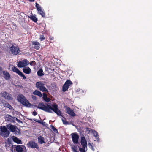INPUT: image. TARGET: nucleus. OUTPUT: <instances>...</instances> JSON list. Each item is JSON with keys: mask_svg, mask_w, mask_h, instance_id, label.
Here are the masks:
<instances>
[{"mask_svg": "<svg viewBox=\"0 0 152 152\" xmlns=\"http://www.w3.org/2000/svg\"><path fill=\"white\" fill-rule=\"evenodd\" d=\"M38 141L39 143L40 144H42L45 142L44 138L41 136L38 137Z\"/></svg>", "mask_w": 152, "mask_h": 152, "instance_id": "20", "label": "nucleus"}, {"mask_svg": "<svg viewBox=\"0 0 152 152\" xmlns=\"http://www.w3.org/2000/svg\"><path fill=\"white\" fill-rule=\"evenodd\" d=\"M91 132L93 134V136L95 137V139L97 141L99 142H100V139L99 138V135L97 132L94 130H91Z\"/></svg>", "mask_w": 152, "mask_h": 152, "instance_id": "16", "label": "nucleus"}, {"mask_svg": "<svg viewBox=\"0 0 152 152\" xmlns=\"http://www.w3.org/2000/svg\"><path fill=\"white\" fill-rule=\"evenodd\" d=\"M13 140L14 142H16L18 144H20L22 142L21 140H20L14 137H13Z\"/></svg>", "mask_w": 152, "mask_h": 152, "instance_id": "21", "label": "nucleus"}, {"mask_svg": "<svg viewBox=\"0 0 152 152\" xmlns=\"http://www.w3.org/2000/svg\"><path fill=\"white\" fill-rule=\"evenodd\" d=\"M12 145L11 144H8L6 145V149L7 150H12Z\"/></svg>", "mask_w": 152, "mask_h": 152, "instance_id": "27", "label": "nucleus"}, {"mask_svg": "<svg viewBox=\"0 0 152 152\" xmlns=\"http://www.w3.org/2000/svg\"><path fill=\"white\" fill-rule=\"evenodd\" d=\"M1 132V135L4 138L8 137L10 134V132L7 130L6 126H1L0 128Z\"/></svg>", "mask_w": 152, "mask_h": 152, "instance_id": "4", "label": "nucleus"}, {"mask_svg": "<svg viewBox=\"0 0 152 152\" xmlns=\"http://www.w3.org/2000/svg\"><path fill=\"white\" fill-rule=\"evenodd\" d=\"M35 6L38 12V13L42 17H44L45 16V13L41 6L37 2L36 3Z\"/></svg>", "mask_w": 152, "mask_h": 152, "instance_id": "11", "label": "nucleus"}, {"mask_svg": "<svg viewBox=\"0 0 152 152\" xmlns=\"http://www.w3.org/2000/svg\"><path fill=\"white\" fill-rule=\"evenodd\" d=\"M34 94L37 95L39 97L42 96V94L38 90H35L33 93Z\"/></svg>", "mask_w": 152, "mask_h": 152, "instance_id": "22", "label": "nucleus"}, {"mask_svg": "<svg viewBox=\"0 0 152 152\" xmlns=\"http://www.w3.org/2000/svg\"><path fill=\"white\" fill-rule=\"evenodd\" d=\"M18 120V122H19V121H20V120Z\"/></svg>", "mask_w": 152, "mask_h": 152, "instance_id": "48", "label": "nucleus"}, {"mask_svg": "<svg viewBox=\"0 0 152 152\" xmlns=\"http://www.w3.org/2000/svg\"><path fill=\"white\" fill-rule=\"evenodd\" d=\"M23 72L26 74H29L31 72V69L28 67L23 69Z\"/></svg>", "mask_w": 152, "mask_h": 152, "instance_id": "19", "label": "nucleus"}, {"mask_svg": "<svg viewBox=\"0 0 152 152\" xmlns=\"http://www.w3.org/2000/svg\"><path fill=\"white\" fill-rule=\"evenodd\" d=\"M45 101L47 102H48L49 101V98H46L44 99Z\"/></svg>", "mask_w": 152, "mask_h": 152, "instance_id": "40", "label": "nucleus"}, {"mask_svg": "<svg viewBox=\"0 0 152 152\" xmlns=\"http://www.w3.org/2000/svg\"><path fill=\"white\" fill-rule=\"evenodd\" d=\"M3 69L1 67H0V74L2 73V72Z\"/></svg>", "mask_w": 152, "mask_h": 152, "instance_id": "41", "label": "nucleus"}, {"mask_svg": "<svg viewBox=\"0 0 152 152\" xmlns=\"http://www.w3.org/2000/svg\"><path fill=\"white\" fill-rule=\"evenodd\" d=\"M37 113L35 111H34L33 112V113H32V114L34 115H37Z\"/></svg>", "mask_w": 152, "mask_h": 152, "instance_id": "39", "label": "nucleus"}, {"mask_svg": "<svg viewBox=\"0 0 152 152\" xmlns=\"http://www.w3.org/2000/svg\"><path fill=\"white\" fill-rule=\"evenodd\" d=\"M18 75L22 77L24 79H25L26 78V77L21 72H20Z\"/></svg>", "mask_w": 152, "mask_h": 152, "instance_id": "29", "label": "nucleus"}, {"mask_svg": "<svg viewBox=\"0 0 152 152\" xmlns=\"http://www.w3.org/2000/svg\"><path fill=\"white\" fill-rule=\"evenodd\" d=\"M16 151L17 152H23L26 149L25 146L23 145H17L15 147Z\"/></svg>", "mask_w": 152, "mask_h": 152, "instance_id": "15", "label": "nucleus"}, {"mask_svg": "<svg viewBox=\"0 0 152 152\" xmlns=\"http://www.w3.org/2000/svg\"><path fill=\"white\" fill-rule=\"evenodd\" d=\"M12 69L13 72H16L18 74L20 72L17 68L15 66L12 67Z\"/></svg>", "mask_w": 152, "mask_h": 152, "instance_id": "24", "label": "nucleus"}, {"mask_svg": "<svg viewBox=\"0 0 152 152\" xmlns=\"http://www.w3.org/2000/svg\"><path fill=\"white\" fill-rule=\"evenodd\" d=\"M22 15H18V17L19 18H21Z\"/></svg>", "mask_w": 152, "mask_h": 152, "instance_id": "42", "label": "nucleus"}, {"mask_svg": "<svg viewBox=\"0 0 152 152\" xmlns=\"http://www.w3.org/2000/svg\"><path fill=\"white\" fill-rule=\"evenodd\" d=\"M37 75L38 76L41 77L43 76L44 73L42 69H40L38 70L37 72Z\"/></svg>", "mask_w": 152, "mask_h": 152, "instance_id": "25", "label": "nucleus"}, {"mask_svg": "<svg viewBox=\"0 0 152 152\" xmlns=\"http://www.w3.org/2000/svg\"><path fill=\"white\" fill-rule=\"evenodd\" d=\"M72 84L70 80H67L63 86V91L65 92L68 89L69 86Z\"/></svg>", "mask_w": 152, "mask_h": 152, "instance_id": "10", "label": "nucleus"}, {"mask_svg": "<svg viewBox=\"0 0 152 152\" xmlns=\"http://www.w3.org/2000/svg\"><path fill=\"white\" fill-rule=\"evenodd\" d=\"M35 0H29V1L30 2H33Z\"/></svg>", "mask_w": 152, "mask_h": 152, "instance_id": "45", "label": "nucleus"}, {"mask_svg": "<svg viewBox=\"0 0 152 152\" xmlns=\"http://www.w3.org/2000/svg\"><path fill=\"white\" fill-rule=\"evenodd\" d=\"M29 18L31 20L34 22H37L38 20L37 18L36 17V16L35 15L31 16Z\"/></svg>", "mask_w": 152, "mask_h": 152, "instance_id": "23", "label": "nucleus"}, {"mask_svg": "<svg viewBox=\"0 0 152 152\" xmlns=\"http://www.w3.org/2000/svg\"><path fill=\"white\" fill-rule=\"evenodd\" d=\"M72 141L74 144H77L78 142L79 136L77 133H73L71 134Z\"/></svg>", "mask_w": 152, "mask_h": 152, "instance_id": "9", "label": "nucleus"}, {"mask_svg": "<svg viewBox=\"0 0 152 152\" xmlns=\"http://www.w3.org/2000/svg\"><path fill=\"white\" fill-rule=\"evenodd\" d=\"M29 63L31 66L35 65L36 64L35 62L34 61H31L30 63H29Z\"/></svg>", "mask_w": 152, "mask_h": 152, "instance_id": "33", "label": "nucleus"}, {"mask_svg": "<svg viewBox=\"0 0 152 152\" xmlns=\"http://www.w3.org/2000/svg\"><path fill=\"white\" fill-rule=\"evenodd\" d=\"M80 91V89H78L77 90V91L79 92Z\"/></svg>", "mask_w": 152, "mask_h": 152, "instance_id": "44", "label": "nucleus"}, {"mask_svg": "<svg viewBox=\"0 0 152 152\" xmlns=\"http://www.w3.org/2000/svg\"><path fill=\"white\" fill-rule=\"evenodd\" d=\"M32 44L34 45V48L36 50H38L40 48V44L37 41L32 42Z\"/></svg>", "mask_w": 152, "mask_h": 152, "instance_id": "17", "label": "nucleus"}, {"mask_svg": "<svg viewBox=\"0 0 152 152\" xmlns=\"http://www.w3.org/2000/svg\"><path fill=\"white\" fill-rule=\"evenodd\" d=\"M0 95L1 96L6 99L10 100L12 99L11 95L6 91L1 93Z\"/></svg>", "mask_w": 152, "mask_h": 152, "instance_id": "12", "label": "nucleus"}, {"mask_svg": "<svg viewBox=\"0 0 152 152\" xmlns=\"http://www.w3.org/2000/svg\"><path fill=\"white\" fill-rule=\"evenodd\" d=\"M6 120L9 121H11L12 120L13 117L10 115L7 114L5 116Z\"/></svg>", "mask_w": 152, "mask_h": 152, "instance_id": "26", "label": "nucleus"}, {"mask_svg": "<svg viewBox=\"0 0 152 152\" xmlns=\"http://www.w3.org/2000/svg\"><path fill=\"white\" fill-rule=\"evenodd\" d=\"M10 49L12 53L15 55L18 54L20 52L19 49L16 45H13Z\"/></svg>", "mask_w": 152, "mask_h": 152, "instance_id": "5", "label": "nucleus"}, {"mask_svg": "<svg viewBox=\"0 0 152 152\" xmlns=\"http://www.w3.org/2000/svg\"><path fill=\"white\" fill-rule=\"evenodd\" d=\"M36 87L42 91L48 92V90L45 87L44 84L41 82H37L36 83Z\"/></svg>", "mask_w": 152, "mask_h": 152, "instance_id": "6", "label": "nucleus"}, {"mask_svg": "<svg viewBox=\"0 0 152 152\" xmlns=\"http://www.w3.org/2000/svg\"><path fill=\"white\" fill-rule=\"evenodd\" d=\"M6 127L8 130H9L14 134L18 135L20 133V130L15 125L8 124L6 125Z\"/></svg>", "mask_w": 152, "mask_h": 152, "instance_id": "3", "label": "nucleus"}, {"mask_svg": "<svg viewBox=\"0 0 152 152\" xmlns=\"http://www.w3.org/2000/svg\"><path fill=\"white\" fill-rule=\"evenodd\" d=\"M42 123L43 125H44L45 123V122H42Z\"/></svg>", "mask_w": 152, "mask_h": 152, "instance_id": "46", "label": "nucleus"}, {"mask_svg": "<svg viewBox=\"0 0 152 152\" xmlns=\"http://www.w3.org/2000/svg\"><path fill=\"white\" fill-rule=\"evenodd\" d=\"M53 131L55 132H58V130L57 129H56L53 126Z\"/></svg>", "mask_w": 152, "mask_h": 152, "instance_id": "37", "label": "nucleus"}, {"mask_svg": "<svg viewBox=\"0 0 152 152\" xmlns=\"http://www.w3.org/2000/svg\"><path fill=\"white\" fill-rule=\"evenodd\" d=\"M88 145L90 148H91V149H93V147L92 145L91 144V143H88Z\"/></svg>", "mask_w": 152, "mask_h": 152, "instance_id": "36", "label": "nucleus"}, {"mask_svg": "<svg viewBox=\"0 0 152 152\" xmlns=\"http://www.w3.org/2000/svg\"><path fill=\"white\" fill-rule=\"evenodd\" d=\"M34 121H36V122H38L39 123H42L41 122V121H40L39 120V121H37L36 120H34Z\"/></svg>", "mask_w": 152, "mask_h": 152, "instance_id": "43", "label": "nucleus"}, {"mask_svg": "<svg viewBox=\"0 0 152 152\" xmlns=\"http://www.w3.org/2000/svg\"><path fill=\"white\" fill-rule=\"evenodd\" d=\"M27 146L29 148H36L37 149L39 148L37 143L32 140L29 141L27 143Z\"/></svg>", "mask_w": 152, "mask_h": 152, "instance_id": "7", "label": "nucleus"}, {"mask_svg": "<svg viewBox=\"0 0 152 152\" xmlns=\"http://www.w3.org/2000/svg\"><path fill=\"white\" fill-rule=\"evenodd\" d=\"M72 149L73 152H77L76 149L75 147V146H72Z\"/></svg>", "mask_w": 152, "mask_h": 152, "instance_id": "34", "label": "nucleus"}, {"mask_svg": "<svg viewBox=\"0 0 152 152\" xmlns=\"http://www.w3.org/2000/svg\"><path fill=\"white\" fill-rule=\"evenodd\" d=\"M4 105L5 107H8L10 109H11L12 108V107L11 105L8 103H5L4 104Z\"/></svg>", "mask_w": 152, "mask_h": 152, "instance_id": "28", "label": "nucleus"}, {"mask_svg": "<svg viewBox=\"0 0 152 152\" xmlns=\"http://www.w3.org/2000/svg\"><path fill=\"white\" fill-rule=\"evenodd\" d=\"M43 97L44 99H45L46 98H47V95L46 94H45V93H43Z\"/></svg>", "mask_w": 152, "mask_h": 152, "instance_id": "35", "label": "nucleus"}, {"mask_svg": "<svg viewBox=\"0 0 152 152\" xmlns=\"http://www.w3.org/2000/svg\"><path fill=\"white\" fill-rule=\"evenodd\" d=\"M4 75V77L6 80H8L10 78V74L7 71H4L3 72Z\"/></svg>", "mask_w": 152, "mask_h": 152, "instance_id": "18", "label": "nucleus"}, {"mask_svg": "<svg viewBox=\"0 0 152 152\" xmlns=\"http://www.w3.org/2000/svg\"><path fill=\"white\" fill-rule=\"evenodd\" d=\"M80 143L83 148H87V142L85 137L83 136L81 137Z\"/></svg>", "mask_w": 152, "mask_h": 152, "instance_id": "13", "label": "nucleus"}, {"mask_svg": "<svg viewBox=\"0 0 152 152\" xmlns=\"http://www.w3.org/2000/svg\"><path fill=\"white\" fill-rule=\"evenodd\" d=\"M58 107V105L56 103L45 105L43 103H41L38 105L37 108L48 113H53L54 112L58 115H60L61 113Z\"/></svg>", "mask_w": 152, "mask_h": 152, "instance_id": "1", "label": "nucleus"}, {"mask_svg": "<svg viewBox=\"0 0 152 152\" xmlns=\"http://www.w3.org/2000/svg\"><path fill=\"white\" fill-rule=\"evenodd\" d=\"M17 99L18 102L26 107H30L31 105L25 96L22 95H18L17 97Z\"/></svg>", "mask_w": 152, "mask_h": 152, "instance_id": "2", "label": "nucleus"}, {"mask_svg": "<svg viewBox=\"0 0 152 152\" xmlns=\"http://www.w3.org/2000/svg\"><path fill=\"white\" fill-rule=\"evenodd\" d=\"M28 61L27 59H24L21 61H19L17 64V66L18 67H25L28 64Z\"/></svg>", "mask_w": 152, "mask_h": 152, "instance_id": "8", "label": "nucleus"}, {"mask_svg": "<svg viewBox=\"0 0 152 152\" xmlns=\"http://www.w3.org/2000/svg\"><path fill=\"white\" fill-rule=\"evenodd\" d=\"M39 39L41 41H42L45 39V37L44 35H40Z\"/></svg>", "mask_w": 152, "mask_h": 152, "instance_id": "31", "label": "nucleus"}, {"mask_svg": "<svg viewBox=\"0 0 152 152\" xmlns=\"http://www.w3.org/2000/svg\"><path fill=\"white\" fill-rule=\"evenodd\" d=\"M66 111L67 113L72 116L74 117L76 115L73 110L68 107L66 108Z\"/></svg>", "mask_w": 152, "mask_h": 152, "instance_id": "14", "label": "nucleus"}, {"mask_svg": "<svg viewBox=\"0 0 152 152\" xmlns=\"http://www.w3.org/2000/svg\"><path fill=\"white\" fill-rule=\"evenodd\" d=\"M18 120V122H19V121H20V120Z\"/></svg>", "mask_w": 152, "mask_h": 152, "instance_id": "49", "label": "nucleus"}, {"mask_svg": "<svg viewBox=\"0 0 152 152\" xmlns=\"http://www.w3.org/2000/svg\"><path fill=\"white\" fill-rule=\"evenodd\" d=\"M18 120V122H19V121H20V120Z\"/></svg>", "mask_w": 152, "mask_h": 152, "instance_id": "50", "label": "nucleus"}, {"mask_svg": "<svg viewBox=\"0 0 152 152\" xmlns=\"http://www.w3.org/2000/svg\"><path fill=\"white\" fill-rule=\"evenodd\" d=\"M86 149H87V148H79V151H80V152H86L85 150H86Z\"/></svg>", "mask_w": 152, "mask_h": 152, "instance_id": "30", "label": "nucleus"}, {"mask_svg": "<svg viewBox=\"0 0 152 152\" xmlns=\"http://www.w3.org/2000/svg\"><path fill=\"white\" fill-rule=\"evenodd\" d=\"M31 96H32V98L33 99H34V100H36V98L35 96H34L33 95H32Z\"/></svg>", "mask_w": 152, "mask_h": 152, "instance_id": "38", "label": "nucleus"}, {"mask_svg": "<svg viewBox=\"0 0 152 152\" xmlns=\"http://www.w3.org/2000/svg\"><path fill=\"white\" fill-rule=\"evenodd\" d=\"M37 120V121H39V120H37V119H35V120Z\"/></svg>", "mask_w": 152, "mask_h": 152, "instance_id": "47", "label": "nucleus"}, {"mask_svg": "<svg viewBox=\"0 0 152 152\" xmlns=\"http://www.w3.org/2000/svg\"><path fill=\"white\" fill-rule=\"evenodd\" d=\"M62 120L64 124L65 125H67L69 124V122L68 121H65L63 119H62Z\"/></svg>", "mask_w": 152, "mask_h": 152, "instance_id": "32", "label": "nucleus"}]
</instances>
